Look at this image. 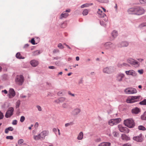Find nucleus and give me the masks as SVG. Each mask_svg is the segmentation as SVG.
I'll return each mask as SVG.
<instances>
[{"label":"nucleus","mask_w":146,"mask_h":146,"mask_svg":"<svg viewBox=\"0 0 146 146\" xmlns=\"http://www.w3.org/2000/svg\"><path fill=\"white\" fill-rule=\"evenodd\" d=\"M128 12L129 14H135L139 15L143 14L145 12V10L142 7H137L129 9Z\"/></svg>","instance_id":"1"},{"label":"nucleus","mask_w":146,"mask_h":146,"mask_svg":"<svg viewBox=\"0 0 146 146\" xmlns=\"http://www.w3.org/2000/svg\"><path fill=\"white\" fill-rule=\"evenodd\" d=\"M124 125L129 128H132L135 125V123L133 120L132 119H128L124 121Z\"/></svg>","instance_id":"2"},{"label":"nucleus","mask_w":146,"mask_h":146,"mask_svg":"<svg viewBox=\"0 0 146 146\" xmlns=\"http://www.w3.org/2000/svg\"><path fill=\"white\" fill-rule=\"evenodd\" d=\"M24 78L22 75L17 76L15 79L16 83L19 85H21L23 82Z\"/></svg>","instance_id":"3"},{"label":"nucleus","mask_w":146,"mask_h":146,"mask_svg":"<svg viewBox=\"0 0 146 146\" xmlns=\"http://www.w3.org/2000/svg\"><path fill=\"white\" fill-rule=\"evenodd\" d=\"M140 96H131L128 98L126 100L127 103H133L139 101Z\"/></svg>","instance_id":"4"},{"label":"nucleus","mask_w":146,"mask_h":146,"mask_svg":"<svg viewBox=\"0 0 146 146\" xmlns=\"http://www.w3.org/2000/svg\"><path fill=\"white\" fill-rule=\"evenodd\" d=\"M14 111V109L13 108H9L5 115V117L7 118L11 117L13 115Z\"/></svg>","instance_id":"5"},{"label":"nucleus","mask_w":146,"mask_h":146,"mask_svg":"<svg viewBox=\"0 0 146 146\" xmlns=\"http://www.w3.org/2000/svg\"><path fill=\"white\" fill-rule=\"evenodd\" d=\"M121 121L120 118L111 119L109 121V124L111 126H113L119 123Z\"/></svg>","instance_id":"6"},{"label":"nucleus","mask_w":146,"mask_h":146,"mask_svg":"<svg viewBox=\"0 0 146 146\" xmlns=\"http://www.w3.org/2000/svg\"><path fill=\"white\" fill-rule=\"evenodd\" d=\"M125 92L127 94H130L136 93L137 92V91L135 88H128L125 90Z\"/></svg>","instance_id":"7"},{"label":"nucleus","mask_w":146,"mask_h":146,"mask_svg":"<svg viewBox=\"0 0 146 146\" xmlns=\"http://www.w3.org/2000/svg\"><path fill=\"white\" fill-rule=\"evenodd\" d=\"M104 47L106 49H115V45L111 42H108L105 43Z\"/></svg>","instance_id":"8"},{"label":"nucleus","mask_w":146,"mask_h":146,"mask_svg":"<svg viewBox=\"0 0 146 146\" xmlns=\"http://www.w3.org/2000/svg\"><path fill=\"white\" fill-rule=\"evenodd\" d=\"M118 127L121 132L128 133L129 131V129L126 127L122 126L121 125H118Z\"/></svg>","instance_id":"9"},{"label":"nucleus","mask_w":146,"mask_h":146,"mask_svg":"<svg viewBox=\"0 0 146 146\" xmlns=\"http://www.w3.org/2000/svg\"><path fill=\"white\" fill-rule=\"evenodd\" d=\"M49 133V132L47 131H43L40 132L39 135L40 138V140L44 139L46 136L48 135Z\"/></svg>","instance_id":"10"},{"label":"nucleus","mask_w":146,"mask_h":146,"mask_svg":"<svg viewBox=\"0 0 146 146\" xmlns=\"http://www.w3.org/2000/svg\"><path fill=\"white\" fill-rule=\"evenodd\" d=\"M128 62L132 65L138 66H139L138 62L133 59L129 58L127 60Z\"/></svg>","instance_id":"11"},{"label":"nucleus","mask_w":146,"mask_h":146,"mask_svg":"<svg viewBox=\"0 0 146 146\" xmlns=\"http://www.w3.org/2000/svg\"><path fill=\"white\" fill-rule=\"evenodd\" d=\"M133 139L138 142H141L143 141L142 137V135L140 134L139 135L134 137H133Z\"/></svg>","instance_id":"12"},{"label":"nucleus","mask_w":146,"mask_h":146,"mask_svg":"<svg viewBox=\"0 0 146 146\" xmlns=\"http://www.w3.org/2000/svg\"><path fill=\"white\" fill-rule=\"evenodd\" d=\"M113 71V69L111 67H107L104 68L103 69V72L106 73L110 74Z\"/></svg>","instance_id":"13"},{"label":"nucleus","mask_w":146,"mask_h":146,"mask_svg":"<svg viewBox=\"0 0 146 146\" xmlns=\"http://www.w3.org/2000/svg\"><path fill=\"white\" fill-rule=\"evenodd\" d=\"M125 72L127 75H131L134 76H136L137 74L133 70L126 71H125Z\"/></svg>","instance_id":"14"},{"label":"nucleus","mask_w":146,"mask_h":146,"mask_svg":"<svg viewBox=\"0 0 146 146\" xmlns=\"http://www.w3.org/2000/svg\"><path fill=\"white\" fill-rule=\"evenodd\" d=\"M15 95V93L14 90L13 89H10L9 91V98H12L14 97Z\"/></svg>","instance_id":"15"},{"label":"nucleus","mask_w":146,"mask_h":146,"mask_svg":"<svg viewBox=\"0 0 146 146\" xmlns=\"http://www.w3.org/2000/svg\"><path fill=\"white\" fill-rule=\"evenodd\" d=\"M30 63L31 66L33 67H36L39 64L38 61L35 60H31L30 62Z\"/></svg>","instance_id":"16"},{"label":"nucleus","mask_w":146,"mask_h":146,"mask_svg":"<svg viewBox=\"0 0 146 146\" xmlns=\"http://www.w3.org/2000/svg\"><path fill=\"white\" fill-rule=\"evenodd\" d=\"M81 111V110L80 109L76 108L74 109L72 111V112L73 115H76L79 114Z\"/></svg>","instance_id":"17"},{"label":"nucleus","mask_w":146,"mask_h":146,"mask_svg":"<svg viewBox=\"0 0 146 146\" xmlns=\"http://www.w3.org/2000/svg\"><path fill=\"white\" fill-rule=\"evenodd\" d=\"M121 138L123 140L127 141L130 140V138L125 134H122L121 136Z\"/></svg>","instance_id":"18"},{"label":"nucleus","mask_w":146,"mask_h":146,"mask_svg":"<svg viewBox=\"0 0 146 146\" xmlns=\"http://www.w3.org/2000/svg\"><path fill=\"white\" fill-rule=\"evenodd\" d=\"M124 75L123 74H119L117 76V80L120 82L122 80V78L124 77Z\"/></svg>","instance_id":"19"},{"label":"nucleus","mask_w":146,"mask_h":146,"mask_svg":"<svg viewBox=\"0 0 146 146\" xmlns=\"http://www.w3.org/2000/svg\"><path fill=\"white\" fill-rule=\"evenodd\" d=\"M139 112V109L137 108H135L132 110V113L135 114H138Z\"/></svg>","instance_id":"20"},{"label":"nucleus","mask_w":146,"mask_h":146,"mask_svg":"<svg viewBox=\"0 0 146 146\" xmlns=\"http://www.w3.org/2000/svg\"><path fill=\"white\" fill-rule=\"evenodd\" d=\"M66 100V98L64 97H60L58 100L55 101V102L57 103L64 102Z\"/></svg>","instance_id":"21"},{"label":"nucleus","mask_w":146,"mask_h":146,"mask_svg":"<svg viewBox=\"0 0 146 146\" xmlns=\"http://www.w3.org/2000/svg\"><path fill=\"white\" fill-rule=\"evenodd\" d=\"M68 16V14L67 13H65V12H63L61 14L60 18L61 19L63 18H66Z\"/></svg>","instance_id":"22"},{"label":"nucleus","mask_w":146,"mask_h":146,"mask_svg":"<svg viewBox=\"0 0 146 146\" xmlns=\"http://www.w3.org/2000/svg\"><path fill=\"white\" fill-rule=\"evenodd\" d=\"M111 144L109 142H103L101 143L98 146H110Z\"/></svg>","instance_id":"23"},{"label":"nucleus","mask_w":146,"mask_h":146,"mask_svg":"<svg viewBox=\"0 0 146 146\" xmlns=\"http://www.w3.org/2000/svg\"><path fill=\"white\" fill-rule=\"evenodd\" d=\"M98 13L100 14V17H104L105 16H106V15L104 14V13H103L102 11H101L100 9H99L98 11L97 12Z\"/></svg>","instance_id":"24"},{"label":"nucleus","mask_w":146,"mask_h":146,"mask_svg":"<svg viewBox=\"0 0 146 146\" xmlns=\"http://www.w3.org/2000/svg\"><path fill=\"white\" fill-rule=\"evenodd\" d=\"M129 45L128 43L127 42H123L121 44V46H119L120 47H123L127 46Z\"/></svg>","instance_id":"25"},{"label":"nucleus","mask_w":146,"mask_h":146,"mask_svg":"<svg viewBox=\"0 0 146 146\" xmlns=\"http://www.w3.org/2000/svg\"><path fill=\"white\" fill-rule=\"evenodd\" d=\"M83 133L82 132H81L79 133L77 139L78 140H82L83 138Z\"/></svg>","instance_id":"26"},{"label":"nucleus","mask_w":146,"mask_h":146,"mask_svg":"<svg viewBox=\"0 0 146 146\" xmlns=\"http://www.w3.org/2000/svg\"><path fill=\"white\" fill-rule=\"evenodd\" d=\"M13 130V128L12 127H10L5 129V133H8L9 131H12Z\"/></svg>","instance_id":"27"},{"label":"nucleus","mask_w":146,"mask_h":146,"mask_svg":"<svg viewBox=\"0 0 146 146\" xmlns=\"http://www.w3.org/2000/svg\"><path fill=\"white\" fill-rule=\"evenodd\" d=\"M33 137L34 139L36 141L40 140L39 134L37 135H34Z\"/></svg>","instance_id":"28"},{"label":"nucleus","mask_w":146,"mask_h":146,"mask_svg":"<svg viewBox=\"0 0 146 146\" xmlns=\"http://www.w3.org/2000/svg\"><path fill=\"white\" fill-rule=\"evenodd\" d=\"M16 57L19 59H24V57H23L19 52H18L16 54Z\"/></svg>","instance_id":"29"},{"label":"nucleus","mask_w":146,"mask_h":146,"mask_svg":"<svg viewBox=\"0 0 146 146\" xmlns=\"http://www.w3.org/2000/svg\"><path fill=\"white\" fill-rule=\"evenodd\" d=\"M141 118L143 120H146V112H145L141 116Z\"/></svg>","instance_id":"30"},{"label":"nucleus","mask_w":146,"mask_h":146,"mask_svg":"<svg viewBox=\"0 0 146 146\" xmlns=\"http://www.w3.org/2000/svg\"><path fill=\"white\" fill-rule=\"evenodd\" d=\"M21 104V101L19 100H18L16 102V108H18L19 107Z\"/></svg>","instance_id":"31"},{"label":"nucleus","mask_w":146,"mask_h":146,"mask_svg":"<svg viewBox=\"0 0 146 146\" xmlns=\"http://www.w3.org/2000/svg\"><path fill=\"white\" fill-rule=\"evenodd\" d=\"M138 129L140 130L145 131L146 130V128L143 125H140L138 126Z\"/></svg>","instance_id":"32"},{"label":"nucleus","mask_w":146,"mask_h":146,"mask_svg":"<svg viewBox=\"0 0 146 146\" xmlns=\"http://www.w3.org/2000/svg\"><path fill=\"white\" fill-rule=\"evenodd\" d=\"M112 34L113 37H115L117 35V32L114 31L112 32Z\"/></svg>","instance_id":"33"},{"label":"nucleus","mask_w":146,"mask_h":146,"mask_svg":"<svg viewBox=\"0 0 146 146\" xmlns=\"http://www.w3.org/2000/svg\"><path fill=\"white\" fill-rule=\"evenodd\" d=\"M88 10L87 9H85L83 11L82 14L84 15H86L88 14Z\"/></svg>","instance_id":"34"},{"label":"nucleus","mask_w":146,"mask_h":146,"mask_svg":"<svg viewBox=\"0 0 146 146\" xmlns=\"http://www.w3.org/2000/svg\"><path fill=\"white\" fill-rule=\"evenodd\" d=\"M90 5L89 4L86 3L84 4H83L81 6V8H83L85 7H89Z\"/></svg>","instance_id":"35"},{"label":"nucleus","mask_w":146,"mask_h":146,"mask_svg":"<svg viewBox=\"0 0 146 146\" xmlns=\"http://www.w3.org/2000/svg\"><path fill=\"white\" fill-rule=\"evenodd\" d=\"M139 104L141 105H146V99H144L143 101L140 102Z\"/></svg>","instance_id":"36"},{"label":"nucleus","mask_w":146,"mask_h":146,"mask_svg":"<svg viewBox=\"0 0 146 146\" xmlns=\"http://www.w3.org/2000/svg\"><path fill=\"white\" fill-rule=\"evenodd\" d=\"M58 47L59 48L61 49H62L64 48V47L62 45L61 43H59L58 45Z\"/></svg>","instance_id":"37"},{"label":"nucleus","mask_w":146,"mask_h":146,"mask_svg":"<svg viewBox=\"0 0 146 146\" xmlns=\"http://www.w3.org/2000/svg\"><path fill=\"white\" fill-rule=\"evenodd\" d=\"M74 123L73 122H71L70 123H66L65 124V126L66 127H68V126L72 125L74 124Z\"/></svg>","instance_id":"38"},{"label":"nucleus","mask_w":146,"mask_h":146,"mask_svg":"<svg viewBox=\"0 0 146 146\" xmlns=\"http://www.w3.org/2000/svg\"><path fill=\"white\" fill-rule=\"evenodd\" d=\"M39 54V52L38 51H36L35 52H33V55L35 56L38 55Z\"/></svg>","instance_id":"39"},{"label":"nucleus","mask_w":146,"mask_h":146,"mask_svg":"<svg viewBox=\"0 0 146 146\" xmlns=\"http://www.w3.org/2000/svg\"><path fill=\"white\" fill-rule=\"evenodd\" d=\"M113 135L115 137H117L119 135V134L117 132L114 131L113 133Z\"/></svg>","instance_id":"40"},{"label":"nucleus","mask_w":146,"mask_h":146,"mask_svg":"<svg viewBox=\"0 0 146 146\" xmlns=\"http://www.w3.org/2000/svg\"><path fill=\"white\" fill-rule=\"evenodd\" d=\"M25 119V118L24 116H22L21 117L20 121L21 122H23L24 121Z\"/></svg>","instance_id":"41"},{"label":"nucleus","mask_w":146,"mask_h":146,"mask_svg":"<svg viewBox=\"0 0 146 146\" xmlns=\"http://www.w3.org/2000/svg\"><path fill=\"white\" fill-rule=\"evenodd\" d=\"M6 138L7 139L12 140V139H13V136H7L6 137Z\"/></svg>","instance_id":"42"},{"label":"nucleus","mask_w":146,"mask_h":146,"mask_svg":"<svg viewBox=\"0 0 146 146\" xmlns=\"http://www.w3.org/2000/svg\"><path fill=\"white\" fill-rule=\"evenodd\" d=\"M62 107L64 108H67L68 107V105L66 103H64L62 105Z\"/></svg>","instance_id":"43"},{"label":"nucleus","mask_w":146,"mask_h":146,"mask_svg":"<svg viewBox=\"0 0 146 146\" xmlns=\"http://www.w3.org/2000/svg\"><path fill=\"white\" fill-rule=\"evenodd\" d=\"M24 142V140L22 139H19L18 142V143L19 144H21L23 143Z\"/></svg>","instance_id":"44"},{"label":"nucleus","mask_w":146,"mask_h":146,"mask_svg":"<svg viewBox=\"0 0 146 146\" xmlns=\"http://www.w3.org/2000/svg\"><path fill=\"white\" fill-rule=\"evenodd\" d=\"M142 4H144L146 3V0H138Z\"/></svg>","instance_id":"45"},{"label":"nucleus","mask_w":146,"mask_h":146,"mask_svg":"<svg viewBox=\"0 0 146 146\" xmlns=\"http://www.w3.org/2000/svg\"><path fill=\"white\" fill-rule=\"evenodd\" d=\"M98 1L101 3H107L108 1V0H98Z\"/></svg>","instance_id":"46"},{"label":"nucleus","mask_w":146,"mask_h":146,"mask_svg":"<svg viewBox=\"0 0 146 146\" xmlns=\"http://www.w3.org/2000/svg\"><path fill=\"white\" fill-rule=\"evenodd\" d=\"M59 50L57 49H55L53 51V52L54 53H57L59 52Z\"/></svg>","instance_id":"47"},{"label":"nucleus","mask_w":146,"mask_h":146,"mask_svg":"<svg viewBox=\"0 0 146 146\" xmlns=\"http://www.w3.org/2000/svg\"><path fill=\"white\" fill-rule=\"evenodd\" d=\"M36 107L37 108L39 111H41L42 110V108L39 105H37L36 106Z\"/></svg>","instance_id":"48"},{"label":"nucleus","mask_w":146,"mask_h":146,"mask_svg":"<svg viewBox=\"0 0 146 146\" xmlns=\"http://www.w3.org/2000/svg\"><path fill=\"white\" fill-rule=\"evenodd\" d=\"M17 123V121L16 120H14L13 121L12 124L13 125H16Z\"/></svg>","instance_id":"49"},{"label":"nucleus","mask_w":146,"mask_h":146,"mask_svg":"<svg viewBox=\"0 0 146 146\" xmlns=\"http://www.w3.org/2000/svg\"><path fill=\"white\" fill-rule=\"evenodd\" d=\"M31 42L33 44H35V40L34 38H33L31 39Z\"/></svg>","instance_id":"50"},{"label":"nucleus","mask_w":146,"mask_h":146,"mask_svg":"<svg viewBox=\"0 0 146 146\" xmlns=\"http://www.w3.org/2000/svg\"><path fill=\"white\" fill-rule=\"evenodd\" d=\"M66 24L65 23H63L62 25L61 26V27L62 28H64L66 27Z\"/></svg>","instance_id":"51"},{"label":"nucleus","mask_w":146,"mask_h":146,"mask_svg":"<svg viewBox=\"0 0 146 146\" xmlns=\"http://www.w3.org/2000/svg\"><path fill=\"white\" fill-rule=\"evenodd\" d=\"M48 68L50 69H56V68L53 66H50L48 67Z\"/></svg>","instance_id":"52"},{"label":"nucleus","mask_w":146,"mask_h":146,"mask_svg":"<svg viewBox=\"0 0 146 146\" xmlns=\"http://www.w3.org/2000/svg\"><path fill=\"white\" fill-rule=\"evenodd\" d=\"M68 94L71 96H72L74 97L75 96V95L74 94H72L70 91L68 92Z\"/></svg>","instance_id":"53"},{"label":"nucleus","mask_w":146,"mask_h":146,"mask_svg":"<svg viewBox=\"0 0 146 146\" xmlns=\"http://www.w3.org/2000/svg\"><path fill=\"white\" fill-rule=\"evenodd\" d=\"M60 61H56L55 63V64L58 66L60 65Z\"/></svg>","instance_id":"54"},{"label":"nucleus","mask_w":146,"mask_h":146,"mask_svg":"<svg viewBox=\"0 0 146 146\" xmlns=\"http://www.w3.org/2000/svg\"><path fill=\"white\" fill-rule=\"evenodd\" d=\"M53 131L55 133V134H56L57 129L56 128H54L53 129Z\"/></svg>","instance_id":"55"},{"label":"nucleus","mask_w":146,"mask_h":146,"mask_svg":"<svg viewBox=\"0 0 146 146\" xmlns=\"http://www.w3.org/2000/svg\"><path fill=\"white\" fill-rule=\"evenodd\" d=\"M101 139L100 138H97L95 140V141L96 142H99L101 141Z\"/></svg>","instance_id":"56"},{"label":"nucleus","mask_w":146,"mask_h":146,"mask_svg":"<svg viewBox=\"0 0 146 146\" xmlns=\"http://www.w3.org/2000/svg\"><path fill=\"white\" fill-rule=\"evenodd\" d=\"M138 72L140 74H142L143 73V70H139L138 71Z\"/></svg>","instance_id":"57"},{"label":"nucleus","mask_w":146,"mask_h":146,"mask_svg":"<svg viewBox=\"0 0 146 146\" xmlns=\"http://www.w3.org/2000/svg\"><path fill=\"white\" fill-rule=\"evenodd\" d=\"M123 146H131V145L130 144L127 143L124 144Z\"/></svg>","instance_id":"58"},{"label":"nucleus","mask_w":146,"mask_h":146,"mask_svg":"<svg viewBox=\"0 0 146 146\" xmlns=\"http://www.w3.org/2000/svg\"><path fill=\"white\" fill-rule=\"evenodd\" d=\"M1 92L2 93H4L5 94H7V91L6 90H2Z\"/></svg>","instance_id":"59"},{"label":"nucleus","mask_w":146,"mask_h":146,"mask_svg":"<svg viewBox=\"0 0 146 146\" xmlns=\"http://www.w3.org/2000/svg\"><path fill=\"white\" fill-rule=\"evenodd\" d=\"M20 97L22 98H24L26 97V96L25 95H23V94L21 95Z\"/></svg>","instance_id":"60"},{"label":"nucleus","mask_w":146,"mask_h":146,"mask_svg":"<svg viewBox=\"0 0 146 146\" xmlns=\"http://www.w3.org/2000/svg\"><path fill=\"white\" fill-rule=\"evenodd\" d=\"M61 58L60 57L57 56V57H54V59H56V60H58V59H60Z\"/></svg>","instance_id":"61"},{"label":"nucleus","mask_w":146,"mask_h":146,"mask_svg":"<svg viewBox=\"0 0 146 146\" xmlns=\"http://www.w3.org/2000/svg\"><path fill=\"white\" fill-rule=\"evenodd\" d=\"M141 27H144V26H146V23H144L142 24L141 25Z\"/></svg>","instance_id":"62"},{"label":"nucleus","mask_w":146,"mask_h":146,"mask_svg":"<svg viewBox=\"0 0 146 146\" xmlns=\"http://www.w3.org/2000/svg\"><path fill=\"white\" fill-rule=\"evenodd\" d=\"M3 117L4 116L3 113L1 112V119H2Z\"/></svg>","instance_id":"63"},{"label":"nucleus","mask_w":146,"mask_h":146,"mask_svg":"<svg viewBox=\"0 0 146 146\" xmlns=\"http://www.w3.org/2000/svg\"><path fill=\"white\" fill-rule=\"evenodd\" d=\"M36 131H35V130H33V136L34 135H35V134L36 133Z\"/></svg>","instance_id":"64"}]
</instances>
